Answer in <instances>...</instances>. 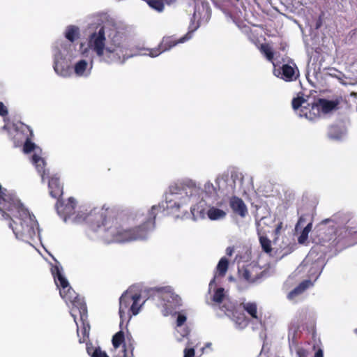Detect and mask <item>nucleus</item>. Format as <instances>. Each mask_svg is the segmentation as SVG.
<instances>
[{
    "instance_id": "obj_1",
    "label": "nucleus",
    "mask_w": 357,
    "mask_h": 357,
    "mask_svg": "<svg viewBox=\"0 0 357 357\" xmlns=\"http://www.w3.org/2000/svg\"><path fill=\"white\" fill-rule=\"evenodd\" d=\"M162 210L160 205H154L145 215L137 211L135 219L142 222L139 226L129 228L121 225L116 219L105 218L102 208L82 206L77 208L70 222L80 224L86 222L90 229L86 235L91 239L97 237L102 238L107 243H126L146 238L155 227V218L157 213Z\"/></svg>"
},
{
    "instance_id": "obj_2",
    "label": "nucleus",
    "mask_w": 357,
    "mask_h": 357,
    "mask_svg": "<svg viewBox=\"0 0 357 357\" xmlns=\"http://www.w3.org/2000/svg\"><path fill=\"white\" fill-rule=\"evenodd\" d=\"M82 58L78 59L71 67L73 75L77 77L88 78L92 73L95 55L100 62L112 64L124 63L136 54L132 53L122 36L118 33L114 24L109 21L96 26L88 36L86 45L80 44Z\"/></svg>"
},
{
    "instance_id": "obj_3",
    "label": "nucleus",
    "mask_w": 357,
    "mask_h": 357,
    "mask_svg": "<svg viewBox=\"0 0 357 357\" xmlns=\"http://www.w3.org/2000/svg\"><path fill=\"white\" fill-rule=\"evenodd\" d=\"M0 213L8 221L16 238L31 243L39 237L38 222L33 214L24 207L15 193L0 185Z\"/></svg>"
},
{
    "instance_id": "obj_4",
    "label": "nucleus",
    "mask_w": 357,
    "mask_h": 357,
    "mask_svg": "<svg viewBox=\"0 0 357 357\" xmlns=\"http://www.w3.org/2000/svg\"><path fill=\"white\" fill-rule=\"evenodd\" d=\"M201 189L197 183L191 179L172 185L166 195L165 204L171 212L178 211L181 208L190 204V211L195 220L205 218L203 199L200 198Z\"/></svg>"
},
{
    "instance_id": "obj_5",
    "label": "nucleus",
    "mask_w": 357,
    "mask_h": 357,
    "mask_svg": "<svg viewBox=\"0 0 357 357\" xmlns=\"http://www.w3.org/2000/svg\"><path fill=\"white\" fill-rule=\"evenodd\" d=\"M52 273L54 276V282L58 288H59L60 296L65 300L67 305L72 304L70 310L71 316L77 327V334L82 333L83 335V342L84 338L88 337L90 326L87 321L86 306L82 298H79L75 291L70 287L68 281L63 274V268L59 266L52 267Z\"/></svg>"
},
{
    "instance_id": "obj_6",
    "label": "nucleus",
    "mask_w": 357,
    "mask_h": 357,
    "mask_svg": "<svg viewBox=\"0 0 357 357\" xmlns=\"http://www.w3.org/2000/svg\"><path fill=\"white\" fill-rule=\"evenodd\" d=\"M342 101V97L337 96L331 100L319 98L316 102L310 105L304 98L298 97L293 99L292 107L300 117L314 121L321 114H327L337 110Z\"/></svg>"
},
{
    "instance_id": "obj_7",
    "label": "nucleus",
    "mask_w": 357,
    "mask_h": 357,
    "mask_svg": "<svg viewBox=\"0 0 357 357\" xmlns=\"http://www.w3.org/2000/svg\"><path fill=\"white\" fill-rule=\"evenodd\" d=\"M13 130L16 132L13 136L15 142L17 143L25 142L23 149L25 153L33 151L31 161L35 165L37 172L40 175L42 181L43 182L46 176L49 178V172L45 169L46 163L45 160L40 156V149L31 142V138L33 135L32 130L28 126L22 123H17L12 126V128L9 131L10 135H12Z\"/></svg>"
},
{
    "instance_id": "obj_8",
    "label": "nucleus",
    "mask_w": 357,
    "mask_h": 357,
    "mask_svg": "<svg viewBox=\"0 0 357 357\" xmlns=\"http://www.w3.org/2000/svg\"><path fill=\"white\" fill-rule=\"evenodd\" d=\"M77 54L75 43L56 41L52 46L53 68L56 75L68 78L73 75L70 62Z\"/></svg>"
},
{
    "instance_id": "obj_9",
    "label": "nucleus",
    "mask_w": 357,
    "mask_h": 357,
    "mask_svg": "<svg viewBox=\"0 0 357 357\" xmlns=\"http://www.w3.org/2000/svg\"><path fill=\"white\" fill-rule=\"evenodd\" d=\"M143 300L139 291L134 287H130L119 298V316L121 323L129 321L132 315H137L144 305Z\"/></svg>"
},
{
    "instance_id": "obj_10",
    "label": "nucleus",
    "mask_w": 357,
    "mask_h": 357,
    "mask_svg": "<svg viewBox=\"0 0 357 357\" xmlns=\"http://www.w3.org/2000/svg\"><path fill=\"white\" fill-rule=\"evenodd\" d=\"M157 296L161 299L160 305L164 307L162 310L164 316L173 314L176 308L181 305V298L173 292L170 287L159 289Z\"/></svg>"
},
{
    "instance_id": "obj_11",
    "label": "nucleus",
    "mask_w": 357,
    "mask_h": 357,
    "mask_svg": "<svg viewBox=\"0 0 357 357\" xmlns=\"http://www.w3.org/2000/svg\"><path fill=\"white\" fill-rule=\"evenodd\" d=\"M211 17V10L208 3H197L195 6V11L189 25V32L196 31L202 24L207 23Z\"/></svg>"
},
{
    "instance_id": "obj_12",
    "label": "nucleus",
    "mask_w": 357,
    "mask_h": 357,
    "mask_svg": "<svg viewBox=\"0 0 357 357\" xmlns=\"http://www.w3.org/2000/svg\"><path fill=\"white\" fill-rule=\"evenodd\" d=\"M190 33H186L184 36L176 40L172 36H165L162 38L161 42L156 48L149 49L147 51L149 53H143L142 55H149L151 57H156L162 52L171 50L172 47L179 43H183L190 38H191Z\"/></svg>"
},
{
    "instance_id": "obj_13",
    "label": "nucleus",
    "mask_w": 357,
    "mask_h": 357,
    "mask_svg": "<svg viewBox=\"0 0 357 357\" xmlns=\"http://www.w3.org/2000/svg\"><path fill=\"white\" fill-rule=\"evenodd\" d=\"M227 181L228 174H220L215 178L216 185H214L211 181H207L204 185L203 192L206 197L216 199V197H219L220 192H222L226 190Z\"/></svg>"
},
{
    "instance_id": "obj_14",
    "label": "nucleus",
    "mask_w": 357,
    "mask_h": 357,
    "mask_svg": "<svg viewBox=\"0 0 357 357\" xmlns=\"http://www.w3.org/2000/svg\"><path fill=\"white\" fill-rule=\"evenodd\" d=\"M263 273L258 266L250 264L239 271V278L248 283H255L263 276Z\"/></svg>"
},
{
    "instance_id": "obj_15",
    "label": "nucleus",
    "mask_w": 357,
    "mask_h": 357,
    "mask_svg": "<svg viewBox=\"0 0 357 357\" xmlns=\"http://www.w3.org/2000/svg\"><path fill=\"white\" fill-rule=\"evenodd\" d=\"M56 208L59 215L61 216L66 222L70 221L77 211L75 201L72 197L69 198L68 202L65 204L58 202Z\"/></svg>"
},
{
    "instance_id": "obj_16",
    "label": "nucleus",
    "mask_w": 357,
    "mask_h": 357,
    "mask_svg": "<svg viewBox=\"0 0 357 357\" xmlns=\"http://www.w3.org/2000/svg\"><path fill=\"white\" fill-rule=\"evenodd\" d=\"M274 75L285 81H292L298 77V70L295 63L284 64L281 69L275 68Z\"/></svg>"
},
{
    "instance_id": "obj_17",
    "label": "nucleus",
    "mask_w": 357,
    "mask_h": 357,
    "mask_svg": "<svg viewBox=\"0 0 357 357\" xmlns=\"http://www.w3.org/2000/svg\"><path fill=\"white\" fill-rule=\"evenodd\" d=\"M208 218L211 220H220L227 215V206L225 202L220 201L216 203V206L209 207L206 212Z\"/></svg>"
},
{
    "instance_id": "obj_18",
    "label": "nucleus",
    "mask_w": 357,
    "mask_h": 357,
    "mask_svg": "<svg viewBox=\"0 0 357 357\" xmlns=\"http://www.w3.org/2000/svg\"><path fill=\"white\" fill-rule=\"evenodd\" d=\"M228 259L226 257H222L217 265L216 271L214 274V277L209 283V290H211L213 288V287H215V281L218 279V278H222L225 276L228 269Z\"/></svg>"
},
{
    "instance_id": "obj_19",
    "label": "nucleus",
    "mask_w": 357,
    "mask_h": 357,
    "mask_svg": "<svg viewBox=\"0 0 357 357\" xmlns=\"http://www.w3.org/2000/svg\"><path fill=\"white\" fill-rule=\"evenodd\" d=\"M347 134V128L343 126L334 125L328 128V137L334 141L343 140Z\"/></svg>"
},
{
    "instance_id": "obj_20",
    "label": "nucleus",
    "mask_w": 357,
    "mask_h": 357,
    "mask_svg": "<svg viewBox=\"0 0 357 357\" xmlns=\"http://www.w3.org/2000/svg\"><path fill=\"white\" fill-rule=\"evenodd\" d=\"M229 205L234 213L238 214L241 218L247 215L248 208L241 199L237 197H232L229 200Z\"/></svg>"
},
{
    "instance_id": "obj_21",
    "label": "nucleus",
    "mask_w": 357,
    "mask_h": 357,
    "mask_svg": "<svg viewBox=\"0 0 357 357\" xmlns=\"http://www.w3.org/2000/svg\"><path fill=\"white\" fill-rule=\"evenodd\" d=\"M50 195L54 198H58L63 194V188L59 183V178L52 176L48 181Z\"/></svg>"
},
{
    "instance_id": "obj_22",
    "label": "nucleus",
    "mask_w": 357,
    "mask_h": 357,
    "mask_svg": "<svg viewBox=\"0 0 357 357\" xmlns=\"http://www.w3.org/2000/svg\"><path fill=\"white\" fill-rule=\"evenodd\" d=\"M65 37L67 39L66 43H75V41L79 36V29L75 26H68L65 31Z\"/></svg>"
},
{
    "instance_id": "obj_23",
    "label": "nucleus",
    "mask_w": 357,
    "mask_h": 357,
    "mask_svg": "<svg viewBox=\"0 0 357 357\" xmlns=\"http://www.w3.org/2000/svg\"><path fill=\"white\" fill-rule=\"evenodd\" d=\"M232 320L236 324V328L243 329L248 325V320L243 313L235 311L232 313Z\"/></svg>"
},
{
    "instance_id": "obj_24",
    "label": "nucleus",
    "mask_w": 357,
    "mask_h": 357,
    "mask_svg": "<svg viewBox=\"0 0 357 357\" xmlns=\"http://www.w3.org/2000/svg\"><path fill=\"white\" fill-rule=\"evenodd\" d=\"M312 285L310 280H305L302 282L297 287H296L293 291L289 293L288 298L290 300L294 299L296 296L303 293L306 289H307L310 286Z\"/></svg>"
},
{
    "instance_id": "obj_25",
    "label": "nucleus",
    "mask_w": 357,
    "mask_h": 357,
    "mask_svg": "<svg viewBox=\"0 0 357 357\" xmlns=\"http://www.w3.org/2000/svg\"><path fill=\"white\" fill-rule=\"evenodd\" d=\"M212 290H214V294L213 295V301L215 303L220 304L226 299L227 295L223 288L220 287L216 289L215 286V287H213L211 291ZM209 291H211V290H209Z\"/></svg>"
},
{
    "instance_id": "obj_26",
    "label": "nucleus",
    "mask_w": 357,
    "mask_h": 357,
    "mask_svg": "<svg viewBox=\"0 0 357 357\" xmlns=\"http://www.w3.org/2000/svg\"><path fill=\"white\" fill-rule=\"evenodd\" d=\"M261 52L266 56L268 61L273 62V52L272 48L268 44H262L260 47Z\"/></svg>"
},
{
    "instance_id": "obj_27",
    "label": "nucleus",
    "mask_w": 357,
    "mask_h": 357,
    "mask_svg": "<svg viewBox=\"0 0 357 357\" xmlns=\"http://www.w3.org/2000/svg\"><path fill=\"white\" fill-rule=\"evenodd\" d=\"M312 227V224L311 222L308 223L303 229L300 236L298 237V243L301 244H303L305 243L308 238V234L311 231Z\"/></svg>"
},
{
    "instance_id": "obj_28",
    "label": "nucleus",
    "mask_w": 357,
    "mask_h": 357,
    "mask_svg": "<svg viewBox=\"0 0 357 357\" xmlns=\"http://www.w3.org/2000/svg\"><path fill=\"white\" fill-rule=\"evenodd\" d=\"M243 308L252 317L258 319V317L257 315V305L255 303H244Z\"/></svg>"
},
{
    "instance_id": "obj_29",
    "label": "nucleus",
    "mask_w": 357,
    "mask_h": 357,
    "mask_svg": "<svg viewBox=\"0 0 357 357\" xmlns=\"http://www.w3.org/2000/svg\"><path fill=\"white\" fill-rule=\"evenodd\" d=\"M148 5L158 12H162L164 10V3L161 0H145Z\"/></svg>"
},
{
    "instance_id": "obj_30",
    "label": "nucleus",
    "mask_w": 357,
    "mask_h": 357,
    "mask_svg": "<svg viewBox=\"0 0 357 357\" xmlns=\"http://www.w3.org/2000/svg\"><path fill=\"white\" fill-rule=\"evenodd\" d=\"M259 242L261 245L263 250L267 253L271 252V241L264 236H259Z\"/></svg>"
},
{
    "instance_id": "obj_31",
    "label": "nucleus",
    "mask_w": 357,
    "mask_h": 357,
    "mask_svg": "<svg viewBox=\"0 0 357 357\" xmlns=\"http://www.w3.org/2000/svg\"><path fill=\"white\" fill-rule=\"evenodd\" d=\"M124 340V334L122 331L116 333L112 338V344L115 349L118 348Z\"/></svg>"
},
{
    "instance_id": "obj_32",
    "label": "nucleus",
    "mask_w": 357,
    "mask_h": 357,
    "mask_svg": "<svg viewBox=\"0 0 357 357\" xmlns=\"http://www.w3.org/2000/svg\"><path fill=\"white\" fill-rule=\"evenodd\" d=\"M299 326L298 324L291 323L289 328L288 338L293 341L296 338Z\"/></svg>"
},
{
    "instance_id": "obj_33",
    "label": "nucleus",
    "mask_w": 357,
    "mask_h": 357,
    "mask_svg": "<svg viewBox=\"0 0 357 357\" xmlns=\"http://www.w3.org/2000/svg\"><path fill=\"white\" fill-rule=\"evenodd\" d=\"M87 352L91 357H109L105 351H102L100 348L95 349L87 348Z\"/></svg>"
},
{
    "instance_id": "obj_34",
    "label": "nucleus",
    "mask_w": 357,
    "mask_h": 357,
    "mask_svg": "<svg viewBox=\"0 0 357 357\" xmlns=\"http://www.w3.org/2000/svg\"><path fill=\"white\" fill-rule=\"evenodd\" d=\"M134 345L132 342L124 345L123 357H133Z\"/></svg>"
},
{
    "instance_id": "obj_35",
    "label": "nucleus",
    "mask_w": 357,
    "mask_h": 357,
    "mask_svg": "<svg viewBox=\"0 0 357 357\" xmlns=\"http://www.w3.org/2000/svg\"><path fill=\"white\" fill-rule=\"evenodd\" d=\"M186 316L183 313H178L176 319V332H179V328H181V326H183V324L186 321Z\"/></svg>"
},
{
    "instance_id": "obj_36",
    "label": "nucleus",
    "mask_w": 357,
    "mask_h": 357,
    "mask_svg": "<svg viewBox=\"0 0 357 357\" xmlns=\"http://www.w3.org/2000/svg\"><path fill=\"white\" fill-rule=\"evenodd\" d=\"M8 111L7 107L4 105L2 102H0V116H5L8 114Z\"/></svg>"
},
{
    "instance_id": "obj_37",
    "label": "nucleus",
    "mask_w": 357,
    "mask_h": 357,
    "mask_svg": "<svg viewBox=\"0 0 357 357\" xmlns=\"http://www.w3.org/2000/svg\"><path fill=\"white\" fill-rule=\"evenodd\" d=\"M179 333L181 337H186L189 334V330L188 328L181 326V328H179V332H176Z\"/></svg>"
},
{
    "instance_id": "obj_38",
    "label": "nucleus",
    "mask_w": 357,
    "mask_h": 357,
    "mask_svg": "<svg viewBox=\"0 0 357 357\" xmlns=\"http://www.w3.org/2000/svg\"><path fill=\"white\" fill-rule=\"evenodd\" d=\"M195 356V349L193 348L187 349L185 348L184 350V357H194Z\"/></svg>"
},
{
    "instance_id": "obj_39",
    "label": "nucleus",
    "mask_w": 357,
    "mask_h": 357,
    "mask_svg": "<svg viewBox=\"0 0 357 357\" xmlns=\"http://www.w3.org/2000/svg\"><path fill=\"white\" fill-rule=\"evenodd\" d=\"M331 72L329 73V75H330L331 76L334 77H335V78H337V77H339V76H340V74H339V73H340V72H338V71H337V70H336L335 69H332V70H331Z\"/></svg>"
},
{
    "instance_id": "obj_40",
    "label": "nucleus",
    "mask_w": 357,
    "mask_h": 357,
    "mask_svg": "<svg viewBox=\"0 0 357 357\" xmlns=\"http://www.w3.org/2000/svg\"><path fill=\"white\" fill-rule=\"evenodd\" d=\"M282 222H280L275 229V233L276 235H278L280 233V230L282 229Z\"/></svg>"
},
{
    "instance_id": "obj_41",
    "label": "nucleus",
    "mask_w": 357,
    "mask_h": 357,
    "mask_svg": "<svg viewBox=\"0 0 357 357\" xmlns=\"http://www.w3.org/2000/svg\"><path fill=\"white\" fill-rule=\"evenodd\" d=\"M340 74V76L339 77H337V79L340 81V82L341 84H342L343 85H347V84L345 83L344 81H343V78L344 77V75L342 73H339Z\"/></svg>"
},
{
    "instance_id": "obj_42",
    "label": "nucleus",
    "mask_w": 357,
    "mask_h": 357,
    "mask_svg": "<svg viewBox=\"0 0 357 357\" xmlns=\"http://www.w3.org/2000/svg\"><path fill=\"white\" fill-rule=\"evenodd\" d=\"M314 357H324L323 351L321 349H318L314 354Z\"/></svg>"
},
{
    "instance_id": "obj_43",
    "label": "nucleus",
    "mask_w": 357,
    "mask_h": 357,
    "mask_svg": "<svg viewBox=\"0 0 357 357\" xmlns=\"http://www.w3.org/2000/svg\"><path fill=\"white\" fill-rule=\"evenodd\" d=\"M297 354L298 355L299 357H304L305 354V351L303 349H299L297 351Z\"/></svg>"
},
{
    "instance_id": "obj_44",
    "label": "nucleus",
    "mask_w": 357,
    "mask_h": 357,
    "mask_svg": "<svg viewBox=\"0 0 357 357\" xmlns=\"http://www.w3.org/2000/svg\"><path fill=\"white\" fill-rule=\"evenodd\" d=\"M312 255V252H310V254L307 256V257L304 260L303 263L307 264L310 261Z\"/></svg>"
},
{
    "instance_id": "obj_45",
    "label": "nucleus",
    "mask_w": 357,
    "mask_h": 357,
    "mask_svg": "<svg viewBox=\"0 0 357 357\" xmlns=\"http://www.w3.org/2000/svg\"><path fill=\"white\" fill-rule=\"evenodd\" d=\"M233 251H234L233 248H230V247H229V248H227V250H226L227 254L228 255H230V256L232 255Z\"/></svg>"
},
{
    "instance_id": "obj_46",
    "label": "nucleus",
    "mask_w": 357,
    "mask_h": 357,
    "mask_svg": "<svg viewBox=\"0 0 357 357\" xmlns=\"http://www.w3.org/2000/svg\"><path fill=\"white\" fill-rule=\"evenodd\" d=\"M302 223V219L301 218L299 221L298 222L297 225H296V230L298 231L299 229V227Z\"/></svg>"
},
{
    "instance_id": "obj_47",
    "label": "nucleus",
    "mask_w": 357,
    "mask_h": 357,
    "mask_svg": "<svg viewBox=\"0 0 357 357\" xmlns=\"http://www.w3.org/2000/svg\"><path fill=\"white\" fill-rule=\"evenodd\" d=\"M162 2L165 1L166 3L169 4L173 2L174 0H161Z\"/></svg>"
},
{
    "instance_id": "obj_48",
    "label": "nucleus",
    "mask_w": 357,
    "mask_h": 357,
    "mask_svg": "<svg viewBox=\"0 0 357 357\" xmlns=\"http://www.w3.org/2000/svg\"><path fill=\"white\" fill-rule=\"evenodd\" d=\"M231 310V309L230 308H226L225 310V313L227 316H230V314H229V312Z\"/></svg>"
},
{
    "instance_id": "obj_49",
    "label": "nucleus",
    "mask_w": 357,
    "mask_h": 357,
    "mask_svg": "<svg viewBox=\"0 0 357 357\" xmlns=\"http://www.w3.org/2000/svg\"><path fill=\"white\" fill-rule=\"evenodd\" d=\"M321 269L322 268H319L317 271V273H318V275L320 274V273L321 272Z\"/></svg>"
},
{
    "instance_id": "obj_50",
    "label": "nucleus",
    "mask_w": 357,
    "mask_h": 357,
    "mask_svg": "<svg viewBox=\"0 0 357 357\" xmlns=\"http://www.w3.org/2000/svg\"><path fill=\"white\" fill-rule=\"evenodd\" d=\"M259 357H264V355L262 353L260 354Z\"/></svg>"
}]
</instances>
